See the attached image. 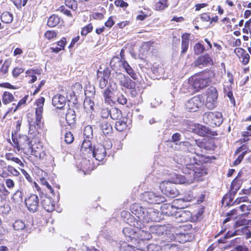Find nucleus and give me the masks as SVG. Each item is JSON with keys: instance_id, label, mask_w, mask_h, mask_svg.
Listing matches in <instances>:
<instances>
[{"instance_id": "obj_1", "label": "nucleus", "mask_w": 251, "mask_h": 251, "mask_svg": "<svg viewBox=\"0 0 251 251\" xmlns=\"http://www.w3.org/2000/svg\"><path fill=\"white\" fill-rule=\"evenodd\" d=\"M131 212L136 216H130L127 219V223L131 226L137 228L136 240H149L152 237L151 232L142 230L141 228L144 226V223L151 221L158 220V211L153 208L145 209L139 204L135 203L130 207Z\"/></svg>"}, {"instance_id": "obj_2", "label": "nucleus", "mask_w": 251, "mask_h": 251, "mask_svg": "<svg viewBox=\"0 0 251 251\" xmlns=\"http://www.w3.org/2000/svg\"><path fill=\"white\" fill-rule=\"evenodd\" d=\"M200 157L198 153L186 155L184 159L185 167L183 168V172L185 176L176 175L174 182L189 184L192 183L194 180L197 179L198 177L200 176L202 173H201L197 167L198 162L200 161Z\"/></svg>"}, {"instance_id": "obj_3", "label": "nucleus", "mask_w": 251, "mask_h": 251, "mask_svg": "<svg viewBox=\"0 0 251 251\" xmlns=\"http://www.w3.org/2000/svg\"><path fill=\"white\" fill-rule=\"evenodd\" d=\"M210 75L208 72H203L189 78L188 82L183 84L181 91L184 93H193L198 92L209 85Z\"/></svg>"}, {"instance_id": "obj_4", "label": "nucleus", "mask_w": 251, "mask_h": 251, "mask_svg": "<svg viewBox=\"0 0 251 251\" xmlns=\"http://www.w3.org/2000/svg\"><path fill=\"white\" fill-rule=\"evenodd\" d=\"M45 98H39L36 101L37 107L36 108L35 116L36 121L29 122V132L33 133L35 131H38L41 129L43 125L42 121L43 107L44 104Z\"/></svg>"}, {"instance_id": "obj_5", "label": "nucleus", "mask_w": 251, "mask_h": 251, "mask_svg": "<svg viewBox=\"0 0 251 251\" xmlns=\"http://www.w3.org/2000/svg\"><path fill=\"white\" fill-rule=\"evenodd\" d=\"M182 144L187 147V150L189 152L186 155H190L192 153H198L200 157V161L198 162V166L199 165V163H201L202 161L203 158L202 155L199 153L200 148H204L206 150H212L214 148L213 142L212 141H207L205 139L199 142L197 146L190 145L188 142H184Z\"/></svg>"}, {"instance_id": "obj_6", "label": "nucleus", "mask_w": 251, "mask_h": 251, "mask_svg": "<svg viewBox=\"0 0 251 251\" xmlns=\"http://www.w3.org/2000/svg\"><path fill=\"white\" fill-rule=\"evenodd\" d=\"M203 120L212 127L220 126L223 122L222 114L220 112H207L203 115Z\"/></svg>"}, {"instance_id": "obj_7", "label": "nucleus", "mask_w": 251, "mask_h": 251, "mask_svg": "<svg viewBox=\"0 0 251 251\" xmlns=\"http://www.w3.org/2000/svg\"><path fill=\"white\" fill-rule=\"evenodd\" d=\"M112 146L110 141L107 142L105 146L98 144L94 147L91 155L99 161H102L106 155L107 151L110 150Z\"/></svg>"}, {"instance_id": "obj_8", "label": "nucleus", "mask_w": 251, "mask_h": 251, "mask_svg": "<svg viewBox=\"0 0 251 251\" xmlns=\"http://www.w3.org/2000/svg\"><path fill=\"white\" fill-rule=\"evenodd\" d=\"M174 183L170 181H163L160 184L159 187L164 194L174 198L179 194V191Z\"/></svg>"}, {"instance_id": "obj_9", "label": "nucleus", "mask_w": 251, "mask_h": 251, "mask_svg": "<svg viewBox=\"0 0 251 251\" xmlns=\"http://www.w3.org/2000/svg\"><path fill=\"white\" fill-rule=\"evenodd\" d=\"M205 106L209 109H213L217 104L218 92L215 87H211L206 91Z\"/></svg>"}, {"instance_id": "obj_10", "label": "nucleus", "mask_w": 251, "mask_h": 251, "mask_svg": "<svg viewBox=\"0 0 251 251\" xmlns=\"http://www.w3.org/2000/svg\"><path fill=\"white\" fill-rule=\"evenodd\" d=\"M143 200L150 203L160 204L166 201V198L160 194L152 191L145 192L142 195Z\"/></svg>"}, {"instance_id": "obj_11", "label": "nucleus", "mask_w": 251, "mask_h": 251, "mask_svg": "<svg viewBox=\"0 0 251 251\" xmlns=\"http://www.w3.org/2000/svg\"><path fill=\"white\" fill-rule=\"evenodd\" d=\"M202 96L198 95L189 99L185 103V107L189 111L196 112L202 105Z\"/></svg>"}, {"instance_id": "obj_12", "label": "nucleus", "mask_w": 251, "mask_h": 251, "mask_svg": "<svg viewBox=\"0 0 251 251\" xmlns=\"http://www.w3.org/2000/svg\"><path fill=\"white\" fill-rule=\"evenodd\" d=\"M12 140L15 147L19 150L31 148V142L25 135H20L17 138L12 137Z\"/></svg>"}, {"instance_id": "obj_13", "label": "nucleus", "mask_w": 251, "mask_h": 251, "mask_svg": "<svg viewBox=\"0 0 251 251\" xmlns=\"http://www.w3.org/2000/svg\"><path fill=\"white\" fill-rule=\"evenodd\" d=\"M25 203L29 211L34 213L38 209L39 199L36 195L32 194L25 199Z\"/></svg>"}, {"instance_id": "obj_14", "label": "nucleus", "mask_w": 251, "mask_h": 251, "mask_svg": "<svg viewBox=\"0 0 251 251\" xmlns=\"http://www.w3.org/2000/svg\"><path fill=\"white\" fill-rule=\"evenodd\" d=\"M191 219L192 214L190 211L178 209L174 220L176 223H183L190 221Z\"/></svg>"}, {"instance_id": "obj_15", "label": "nucleus", "mask_w": 251, "mask_h": 251, "mask_svg": "<svg viewBox=\"0 0 251 251\" xmlns=\"http://www.w3.org/2000/svg\"><path fill=\"white\" fill-rule=\"evenodd\" d=\"M98 126L105 136H110L113 133V127L111 124L106 120H100Z\"/></svg>"}, {"instance_id": "obj_16", "label": "nucleus", "mask_w": 251, "mask_h": 251, "mask_svg": "<svg viewBox=\"0 0 251 251\" xmlns=\"http://www.w3.org/2000/svg\"><path fill=\"white\" fill-rule=\"evenodd\" d=\"M41 202L43 207L48 212H52L55 209V202L50 197L42 196Z\"/></svg>"}, {"instance_id": "obj_17", "label": "nucleus", "mask_w": 251, "mask_h": 251, "mask_svg": "<svg viewBox=\"0 0 251 251\" xmlns=\"http://www.w3.org/2000/svg\"><path fill=\"white\" fill-rule=\"evenodd\" d=\"M120 84L126 88H132L135 87V83L132 81L129 78L122 73H119L117 75Z\"/></svg>"}, {"instance_id": "obj_18", "label": "nucleus", "mask_w": 251, "mask_h": 251, "mask_svg": "<svg viewBox=\"0 0 251 251\" xmlns=\"http://www.w3.org/2000/svg\"><path fill=\"white\" fill-rule=\"evenodd\" d=\"M161 209L163 214L168 216H172L174 218L176 217V214L178 210L176 206L168 203L164 204L161 206Z\"/></svg>"}, {"instance_id": "obj_19", "label": "nucleus", "mask_w": 251, "mask_h": 251, "mask_svg": "<svg viewBox=\"0 0 251 251\" xmlns=\"http://www.w3.org/2000/svg\"><path fill=\"white\" fill-rule=\"evenodd\" d=\"M66 102V98L60 94L55 95L52 99V105L59 109L63 108L65 106Z\"/></svg>"}, {"instance_id": "obj_20", "label": "nucleus", "mask_w": 251, "mask_h": 251, "mask_svg": "<svg viewBox=\"0 0 251 251\" xmlns=\"http://www.w3.org/2000/svg\"><path fill=\"white\" fill-rule=\"evenodd\" d=\"M137 232V228L135 229L130 226L124 227L123 229V233L128 241L136 240Z\"/></svg>"}, {"instance_id": "obj_21", "label": "nucleus", "mask_w": 251, "mask_h": 251, "mask_svg": "<svg viewBox=\"0 0 251 251\" xmlns=\"http://www.w3.org/2000/svg\"><path fill=\"white\" fill-rule=\"evenodd\" d=\"M149 230L151 234L160 236L167 231V227L164 225H156L150 226Z\"/></svg>"}, {"instance_id": "obj_22", "label": "nucleus", "mask_w": 251, "mask_h": 251, "mask_svg": "<svg viewBox=\"0 0 251 251\" xmlns=\"http://www.w3.org/2000/svg\"><path fill=\"white\" fill-rule=\"evenodd\" d=\"M93 149L91 141L89 139H84L81 144V151L84 154L91 155Z\"/></svg>"}, {"instance_id": "obj_23", "label": "nucleus", "mask_w": 251, "mask_h": 251, "mask_svg": "<svg viewBox=\"0 0 251 251\" xmlns=\"http://www.w3.org/2000/svg\"><path fill=\"white\" fill-rule=\"evenodd\" d=\"M239 188V187L238 186H237L235 188H234L233 183H232L231 184V188L229 195H226L223 198V203H224L225 201H226L227 205H230L231 202L233 200L234 196L236 194V192L238 190Z\"/></svg>"}, {"instance_id": "obj_24", "label": "nucleus", "mask_w": 251, "mask_h": 251, "mask_svg": "<svg viewBox=\"0 0 251 251\" xmlns=\"http://www.w3.org/2000/svg\"><path fill=\"white\" fill-rule=\"evenodd\" d=\"M76 119L75 112L74 109L69 108L66 114V121L70 126L75 123Z\"/></svg>"}, {"instance_id": "obj_25", "label": "nucleus", "mask_w": 251, "mask_h": 251, "mask_svg": "<svg viewBox=\"0 0 251 251\" xmlns=\"http://www.w3.org/2000/svg\"><path fill=\"white\" fill-rule=\"evenodd\" d=\"M189 34L185 33L182 34L181 36V53H185L188 48L189 46Z\"/></svg>"}, {"instance_id": "obj_26", "label": "nucleus", "mask_w": 251, "mask_h": 251, "mask_svg": "<svg viewBox=\"0 0 251 251\" xmlns=\"http://www.w3.org/2000/svg\"><path fill=\"white\" fill-rule=\"evenodd\" d=\"M121 69H123L125 71L134 79L137 78V76L135 73L132 67L129 64H121L120 65Z\"/></svg>"}, {"instance_id": "obj_27", "label": "nucleus", "mask_w": 251, "mask_h": 251, "mask_svg": "<svg viewBox=\"0 0 251 251\" xmlns=\"http://www.w3.org/2000/svg\"><path fill=\"white\" fill-rule=\"evenodd\" d=\"M193 131L201 136H204L208 133V129L205 126L198 124L195 126Z\"/></svg>"}, {"instance_id": "obj_28", "label": "nucleus", "mask_w": 251, "mask_h": 251, "mask_svg": "<svg viewBox=\"0 0 251 251\" xmlns=\"http://www.w3.org/2000/svg\"><path fill=\"white\" fill-rule=\"evenodd\" d=\"M246 149V146L243 145L242 146L240 147L237 150L236 153H239L240 152L243 151L242 153L239 155L238 158L234 161L233 164L234 165H237L240 163L242 159H243L244 156L247 153V151H244Z\"/></svg>"}, {"instance_id": "obj_29", "label": "nucleus", "mask_w": 251, "mask_h": 251, "mask_svg": "<svg viewBox=\"0 0 251 251\" xmlns=\"http://www.w3.org/2000/svg\"><path fill=\"white\" fill-rule=\"evenodd\" d=\"M125 50L122 49L120 53V56L117 55L114 57L110 63H127L125 57Z\"/></svg>"}, {"instance_id": "obj_30", "label": "nucleus", "mask_w": 251, "mask_h": 251, "mask_svg": "<svg viewBox=\"0 0 251 251\" xmlns=\"http://www.w3.org/2000/svg\"><path fill=\"white\" fill-rule=\"evenodd\" d=\"M60 22V18L55 15H51L48 19L47 25L50 27H54Z\"/></svg>"}, {"instance_id": "obj_31", "label": "nucleus", "mask_w": 251, "mask_h": 251, "mask_svg": "<svg viewBox=\"0 0 251 251\" xmlns=\"http://www.w3.org/2000/svg\"><path fill=\"white\" fill-rule=\"evenodd\" d=\"M110 116L112 119L118 120L121 117L122 113L121 110L115 107L110 109Z\"/></svg>"}, {"instance_id": "obj_32", "label": "nucleus", "mask_w": 251, "mask_h": 251, "mask_svg": "<svg viewBox=\"0 0 251 251\" xmlns=\"http://www.w3.org/2000/svg\"><path fill=\"white\" fill-rule=\"evenodd\" d=\"M103 96L104 99V101L108 104H110L113 103V99L112 98V92L110 89H106L103 93Z\"/></svg>"}, {"instance_id": "obj_33", "label": "nucleus", "mask_w": 251, "mask_h": 251, "mask_svg": "<svg viewBox=\"0 0 251 251\" xmlns=\"http://www.w3.org/2000/svg\"><path fill=\"white\" fill-rule=\"evenodd\" d=\"M5 158L7 160L11 161L18 165L22 167H24V163L18 157H14L12 153H7L5 154Z\"/></svg>"}, {"instance_id": "obj_34", "label": "nucleus", "mask_w": 251, "mask_h": 251, "mask_svg": "<svg viewBox=\"0 0 251 251\" xmlns=\"http://www.w3.org/2000/svg\"><path fill=\"white\" fill-rule=\"evenodd\" d=\"M13 19V15L9 12H4L1 15V21L3 23H11Z\"/></svg>"}, {"instance_id": "obj_35", "label": "nucleus", "mask_w": 251, "mask_h": 251, "mask_svg": "<svg viewBox=\"0 0 251 251\" xmlns=\"http://www.w3.org/2000/svg\"><path fill=\"white\" fill-rule=\"evenodd\" d=\"M95 104L91 100L86 98L84 101V107L85 109L88 111H92L94 110Z\"/></svg>"}, {"instance_id": "obj_36", "label": "nucleus", "mask_w": 251, "mask_h": 251, "mask_svg": "<svg viewBox=\"0 0 251 251\" xmlns=\"http://www.w3.org/2000/svg\"><path fill=\"white\" fill-rule=\"evenodd\" d=\"M169 5L167 0H159L155 5V9L156 10H162L167 8Z\"/></svg>"}, {"instance_id": "obj_37", "label": "nucleus", "mask_w": 251, "mask_h": 251, "mask_svg": "<svg viewBox=\"0 0 251 251\" xmlns=\"http://www.w3.org/2000/svg\"><path fill=\"white\" fill-rule=\"evenodd\" d=\"M14 99V98L11 93L8 92H5L2 96V102L4 104H7L13 101Z\"/></svg>"}, {"instance_id": "obj_38", "label": "nucleus", "mask_w": 251, "mask_h": 251, "mask_svg": "<svg viewBox=\"0 0 251 251\" xmlns=\"http://www.w3.org/2000/svg\"><path fill=\"white\" fill-rule=\"evenodd\" d=\"M126 123L124 121H118L116 122L115 128L119 131H123L126 128Z\"/></svg>"}, {"instance_id": "obj_39", "label": "nucleus", "mask_w": 251, "mask_h": 251, "mask_svg": "<svg viewBox=\"0 0 251 251\" xmlns=\"http://www.w3.org/2000/svg\"><path fill=\"white\" fill-rule=\"evenodd\" d=\"M110 109L108 108L101 107L99 115L102 118L101 120H105L107 119L109 116H110Z\"/></svg>"}, {"instance_id": "obj_40", "label": "nucleus", "mask_w": 251, "mask_h": 251, "mask_svg": "<svg viewBox=\"0 0 251 251\" xmlns=\"http://www.w3.org/2000/svg\"><path fill=\"white\" fill-rule=\"evenodd\" d=\"M194 197L193 196V193L191 191H188L185 193L184 196L181 199H180L179 201H183L185 202H188L192 201Z\"/></svg>"}, {"instance_id": "obj_41", "label": "nucleus", "mask_w": 251, "mask_h": 251, "mask_svg": "<svg viewBox=\"0 0 251 251\" xmlns=\"http://www.w3.org/2000/svg\"><path fill=\"white\" fill-rule=\"evenodd\" d=\"M30 149H31L32 154L34 155L36 157L41 158L43 156L44 153L42 149L35 150L32 146Z\"/></svg>"}, {"instance_id": "obj_42", "label": "nucleus", "mask_w": 251, "mask_h": 251, "mask_svg": "<svg viewBox=\"0 0 251 251\" xmlns=\"http://www.w3.org/2000/svg\"><path fill=\"white\" fill-rule=\"evenodd\" d=\"M115 100L120 104L124 105L127 102V99L126 97L122 93H119L117 95V98L114 99Z\"/></svg>"}, {"instance_id": "obj_43", "label": "nucleus", "mask_w": 251, "mask_h": 251, "mask_svg": "<svg viewBox=\"0 0 251 251\" xmlns=\"http://www.w3.org/2000/svg\"><path fill=\"white\" fill-rule=\"evenodd\" d=\"M65 5L73 10H75L77 8V3L75 0H66Z\"/></svg>"}, {"instance_id": "obj_44", "label": "nucleus", "mask_w": 251, "mask_h": 251, "mask_svg": "<svg viewBox=\"0 0 251 251\" xmlns=\"http://www.w3.org/2000/svg\"><path fill=\"white\" fill-rule=\"evenodd\" d=\"M13 200L16 202H21L23 201V194L21 191L18 190L13 196Z\"/></svg>"}, {"instance_id": "obj_45", "label": "nucleus", "mask_w": 251, "mask_h": 251, "mask_svg": "<svg viewBox=\"0 0 251 251\" xmlns=\"http://www.w3.org/2000/svg\"><path fill=\"white\" fill-rule=\"evenodd\" d=\"M205 50V48L203 45L200 43L196 44L194 46V51L196 54H200L202 53Z\"/></svg>"}, {"instance_id": "obj_46", "label": "nucleus", "mask_w": 251, "mask_h": 251, "mask_svg": "<svg viewBox=\"0 0 251 251\" xmlns=\"http://www.w3.org/2000/svg\"><path fill=\"white\" fill-rule=\"evenodd\" d=\"M25 226V223L21 220L16 221L13 224V228L15 230H19L23 229Z\"/></svg>"}, {"instance_id": "obj_47", "label": "nucleus", "mask_w": 251, "mask_h": 251, "mask_svg": "<svg viewBox=\"0 0 251 251\" xmlns=\"http://www.w3.org/2000/svg\"><path fill=\"white\" fill-rule=\"evenodd\" d=\"M65 141L67 144H71L74 140V137L71 132H67L65 134Z\"/></svg>"}, {"instance_id": "obj_48", "label": "nucleus", "mask_w": 251, "mask_h": 251, "mask_svg": "<svg viewBox=\"0 0 251 251\" xmlns=\"http://www.w3.org/2000/svg\"><path fill=\"white\" fill-rule=\"evenodd\" d=\"M83 134L86 136L88 139L91 138L93 136V130L92 127L89 126H86L84 130Z\"/></svg>"}, {"instance_id": "obj_49", "label": "nucleus", "mask_w": 251, "mask_h": 251, "mask_svg": "<svg viewBox=\"0 0 251 251\" xmlns=\"http://www.w3.org/2000/svg\"><path fill=\"white\" fill-rule=\"evenodd\" d=\"M210 62L213 63V60L208 54H204L199 58V63H210Z\"/></svg>"}, {"instance_id": "obj_50", "label": "nucleus", "mask_w": 251, "mask_h": 251, "mask_svg": "<svg viewBox=\"0 0 251 251\" xmlns=\"http://www.w3.org/2000/svg\"><path fill=\"white\" fill-rule=\"evenodd\" d=\"M92 29H93V26L91 24H89L82 28L81 32V34L83 36H85L88 33L91 32Z\"/></svg>"}, {"instance_id": "obj_51", "label": "nucleus", "mask_w": 251, "mask_h": 251, "mask_svg": "<svg viewBox=\"0 0 251 251\" xmlns=\"http://www.w3.org/2000/svg\"><path fill=\"white\" fill-rule=\"evenodd\" d=\"M236 231H234V232L232 233L228 232L226 233V234L225 235L223 238H221L219 239L218 242L219 243H225L226 242V239L232 237L236 235Z\"/></svg>"}, {"instance_id": "obj_52", "label": "nucleus", "mask_w": 251, "mask_h": 251, "mask_svg": "<svg viewBox=\"0 0 251 251\" xmlns=\"http://www.w3.org/2000/svg\"><path fill=\"white\" fill-rule=\"evenodd\" d=\"M250 222H251V220H247L246 219H242L241 220L237 221L235 223L234 227L237 228L242 226L248 225L249 224Z\"/></svg>"}, {"instance_id": "obj_53", "label": "nucleus", "mask_w": 251, "mask_h": 251, "mask_svg": "<svg viewBox=\"0 0 251 251\" xmlns=\"http://www.w3.org/2000/svg\"><path fill=\"white\" fill-rule=\"evenodd\" d=\"M17 8H21L22 6H25L28 0H11Z\"/></svg>"}, {"instance_id": "obj_54", "label": "nucleus", "mask_w": 251, "mask_h": 251, "mask_svg": "<svg viewBox=\"0 0 251 251\" xmlns=\"http://www.w3.org/2000/svg\"><path fill=\"white\" fill-rule=\"evenodd\" d=\"M6 170L14 176H17L20 174L19 172L13 166L8 165L6 167Z\"/></svg>"}, {"instance_id": "obj_55", "label": "nucleus", "mask_w": 251, "mask_h": 251, "mask_svg": "<svg viewBox=\"0 0 251 251\" xmlns=\"http://www.w3.org/2000/svg\"><path fill=\"white\" fill-rule=\"evenodd\" d=\"M108 83V79L106 76L101 78L99 80V87L101 89L106 87Z\"/></svg>"}, {"instance_id": "obj_56", "label": "nucleus", "mask_w": 251, "mask_h": 251, "mask_svg": "<svg viewBox=\"0 0 251 251\" xmlns=\"http://www.w3.org/2000/svg\"><path fill=\"white\" fill-rule=\"evenodd\" d=\"M57 34L54 31H47L45 33V36L48 39H51L55 37H56Z\"/></svg>"}, {"instance_id": "obj_57", "label": "nucleus", "mask_w": 251, "mask_h": 251, "mask_svg": "<svg viewBox=\"0 0 251 251\" xmlns=\"http://www.w3.org/2000/svg\"><path fill=\"white\" fill-rule=\"evenodd\" d=\"M69 101L72 102L73 104H75L77 102V100L76 96L74 92L70 93V98L69 99Z\"/></svg>"}, {"instance_id": "obj_58", "label": "nucleus", "mask_w": 251, "mask_h": 251, "mask_svg": "<svg viewBox=\"0 0 251 251\" xmlns=\"http://www.w3.org/2000/svg\"><path fill=\"white\" fill-rule=\"evenodd\" d=\"M27 96H25L24 97L23 99H22L18 102L17 105L15 107L14 109L13 110V112H15L18 107L24 104L25 103L26 101L27 100Z\"/></svg>"}, {"instance_id": "obj_59", "label": "nucleus", "mask_w": 251, "mask_h": 251, "mask_svg": "<svg viewBox=\"0 0 251 251\" xmlns=\"http://www.w3.org/2000/svg\"><path fill=\"white\" fill-rule=\"evenodd\" d=\"M24 70L21 68H15L13 70V75L15 77L19 76L21 73H23Z\"/></svg>"}, {"instance_id": "obj_60", "label": "nucleus", "mask_w": 251, "mask_h": 251, "mask_svg": "<svg viewBox=\"0 0 251 251\" xmlns=\"http://www.w3.org/2000/svg\"><path fill=\"white\" fill-rule=\"evenodd\" d=\"M5 184L6 186L10 189H12L14 187L15 183L11 179H7L5 180Z\"/></svg>"}, {"instance_id": "obj_61", "label": "nucleus", "mask_w": 251, "mask_h": 251, "mask_svg": "<svg viewBox=\"0 0 251 251\" xmlns=\"http://www.w3.org/2000/svg\"><path fill=\"white\" fill-rule=\"evenodd\" d=\"M115 24L114 20L112 19V17H110L108 20L105 23V26L110 28L111 27Z\"/></svg>"}, {"instance_id": "obj_62", "label": "nucleus", "mask_w": 251, "mask_h": 251, "mask_svg": "<svg viewBox=\"0 0 251 251\" xmlns=\"http://www.w3.org/2000/svg\"><path fill=\"white\" fill-rule=\"evenodd\" d=\"M247 200L248 198L247 197H242L236 199L233 203L235 204H238L242 202L247 201Z\"/></svg>"}, {"instance_id": "obj_63", "label": "nucleus", "mask_w": 251, "mask_h": 251, "mask_svg": "<svg viewBox=\"0 0 251 251\" xmlns=\"http://www.w3.org/2000/svg\"><path fill=\"white\" fill-rule=\"evenodd\" d=\"M134 87H133L132 88H129L130 89L129 94L131 97L132 98L137 97L139 94L138 91L136 90Z\"/></svg>"}, {"instance_id": "obj_64", "label": "nucleus", "mask_w": 251, "mask_h": 251, "mask_svg": "<svg viewBox=\"0 0 251 251\" xmlns=\"http://www.w3.org/2000/svg\"><path fill=\"white\" fill-rule=\"evenodd\" d=\"M239 209L242 212H245L246 211H251V204H249L248 205L245 204H242L239 207Z\"/></svg>"}]
</instances>
